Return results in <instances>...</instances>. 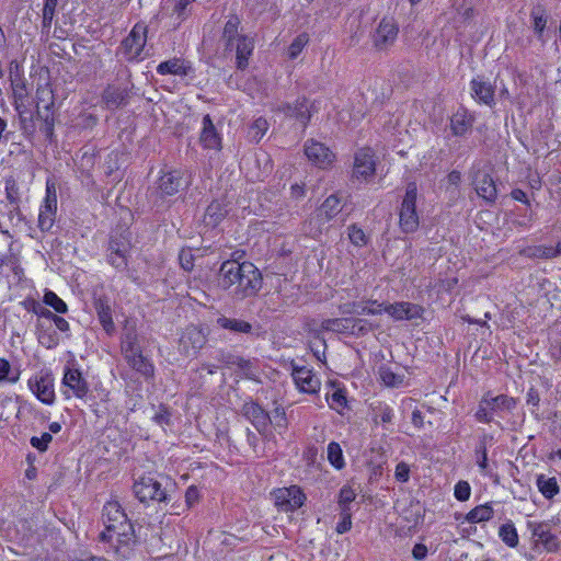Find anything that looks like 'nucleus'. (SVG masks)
I'll return each instance as SVG.
<instances>
[{
    "label": "nucleus",
    "mask_w": 561,
    "mask_h": 561,
    "mask_svg": "<svg viewBox=\"0 0 561 561\" xmlns=\"http://www.w3.org/2000/svg\"><path fill=\"white\" fill-rule=\"evenodd\" d=\"M243 268V262L226 261L220 266V285L224 288L236 286Z\"/></svg>",
    "instance_id": "29"
},
{
    "label": "nucleus",
    "mask_w": 561,
    "mask_h": 561,
    "mask_svg": "<svg viewBox=\"0 0 561 561\" xmlns=\"http://www.w3.org/2000/svg\"><path fill=\"white\" fill-rule=\"evenodd\" d=\"M227 214V205L221 201H214L206 209L204 222L206 226L216 227L224 220Z\"/></svg>",
    "instance_id": "34"
},
{
    "label": "nucleus",
    "mask_w": 561,
    "mask_h": 561,
    "mask_svg": "<svg viewBox=\"0 0 561 561\" xmlns=\"http://www.w3.org/2000/svg\"><path fill=\"white\" fill-rule=\"evenodd\" d=\"M53 440V436L50 433H43L39 437L33 436L30 439L32 447L43 453L48 449L49 444Z\"/></svg>",
    "instance_id": "60"
},
{
    "label": "nucleus",
    "mask_w": 561,
    "mask_h": 561,
    "mask_svg": "<svg viewBox=\"0 0 561 561\" xmlns=\"http://www.w3.org/2000/svg\"><path fill=\"white\" fill-rule=\"evenodd\" d=\"M207 336L203 329L196 325L186 327L179 339V352L186 357L196 356L206 344Z\"/></svg>",
    "instance_id": "8"
},
{
    "label": "nucleus",
    "mask_w": 561,
    "mask_h": 561,
    "mask_svg": "<svg viewBox=\"0 0 561 561\" xmlns=\"http://www.w3.org/2000/svg\"><path fill=\"white\" fill-rule=\"evenodd\" d=\"M417 186L414 182L407 185L405 194L399 213L400 227L404 232H412L419 227L416 213Z\"/></svg>",
    "instance_id": "5"
},
{
    "label": "nucleus",
    "mask_w": 561,
    "mask_h": 561,
    "mask_svg": "<svg viewBox=\"0 0 561 561\" xmlns=\"http://www.w3.org/2000/svg\"><path fill=\"white\" fill-rule=\"evenodd\" d=\"M328 459L336 469H342L344 467L343 451L337 443L331 442L328 445Z\"/></svg>",
    "instance_id": "52"
},
{
    "label": "nucleus",
    "mask_w": 561,
    "mask_h": 561,
    "mask_svg": "<svg viewBox=\"0 0 561 561\" xmlns=\"http://www.w3.org/2000/svg\"><path fill=\"white\" fill-rule=\"evenodd\" d=\"M127 364L137 373L146 378L153 376L154 367L152 363L142 355L141 350L124 357Z\"/></svg>",
    "instance_id": "31"
},
{
    "label": "nucleus",
    "mask_w": 561,
    "mask_h": 561,
    "mask_svg": "<svg viewBox=\"0 0 561 561\" xmlns=\"http://www.w3.org/2000/svg\"><path fill=\"white\" fill-rule=\"evenodd\" d=\"M121 350L124 357L141 350L136 331L130 330L123 335Z\"/></svg>",
    "instance_id": "45"
},
{
    "label": "nucleus",
    "mask_w": 561,
    "mask_h": 561,
    "mask_svg": "<svg viewBox=\"0 0 561 561\" xmlns=\"http://www.w3.org/2000/svg\"><path fill=\"white\" fill-rule=\"evenodd\" d=\"M100 539L102 541H108L118 558H130L135 545V535L131 524H125L122 528H117L114 531H102Z\"/></svg>",
    "instance_id": "3"
},
{
    "label": "nucleus",
    "mask_w": 561,
    "mask_h": 561,
    "mask_svg": "<svg viewBox=\"0 0 561 561\" xmlns=\"http://www.w3.org/2000/svg\"><path fill=\"white\" fill-rule=\"evenodd\" d=\"M11 88L12 94L14 99V107L23 115L27 112V99H28V90L26 87L25 79L21 77L19 73L11 75Z\"/></svg>",
    "instance_id": "23"
},
{
    "label": "nucleus",
    "mask_w": 561,
    "mask_h": 561,
    "mask_svg": "<svg viewBox=\"0 0 561 561\" xmlns=\"http://www.w3.org/2000/svg\"><path fill=\"white\" fill-rule=\"evenodd\" d=\"M275 505L283 512H293L301 507L306 496L297 485L280 488L273 493Z\"/></svg>",
    "instance_id": "12"
},
{
    "label": "nucleus",
    "mask_w": 561,
    "mask_h": 561,
    "mask_svg": "<svg viewBox=\"0 0 561 561\" xmlns=\"http://www.w3.org/2000/svg\"><path fill=\"white\" fill-rule=\"evenodd\" d=\"M471 94L479 102L491 106L494 103V88L491 83L472 79L470 82Z\"/></svg>",
    "instance_id": "30"
},
{
    "label": "nucleus",
    "mask_w": 561,
    "mask_h": 561,
    "mask_svg": "<svg viewBox=\"0 0 561 561\" xmlns=\"http://www.w3.org/2000/svg\"><path fill=\"white\" fill-rule=\"evenodd\" d=\"M516 408V400L506 394L496 397L484 396L478 405L474 417L480 423H491L494 416L503 417Z\"/></svg>",
    "instance_id": "1"
},
{
    "label": "nucleus",
    "mask_w": 561,
    "mask_h": 561,
    "mask_svg": "<svg viewBox=\"0 0 561 561\" xmlns=\"http://www.w3.org/2000/svg\"><path fill=\"white\" fill-rule=\"evenodd\" d=\"M217 324L222 329L236 333H249L252 329V325L247 321L234 318H227L224 316L217 319Z\"/></svg>",
    "instance_id": "42"
},
{
    "label": "nucleus",
    "mask_w": 561,
    "mask_h": 561,
    "mask_svg": "<svg viewBox=\"0 0 561 561\" xmlns=\"http://www.w3.org/2000/svg\"><path fill=\"white\" fill-rule=\"evenodd\" d=\"M129 92L126 87L111 84L102 94V100L108 108H117L127 103Z\"/></svg>",
    "instance_id": "25"
},
{
    "label": "nucleus",
    "mask_w": 561,
    "mask_h": 561,
    "mask_svg": "<svg viewBox=\"0 0 561 561\" xmlns=\"http://www.w3.org/2000/svg\"><path fill=\"white\" fill-rule=\"evenodd\" d=\"M284 112L287 116L296 118L305 127L311 117V107L306 99L298 100L295 104L286 105Z\"/></svg>",
    "instance_id": "32"
},
{
    "label": "nucleus",
    "mask_w": 561,
    "mask_h": 561,
    "mask_svg": "<svg viewBox=\"0 0 561 561\" xmlns=\"http://www.w3.org/2000/svg\"><path fill=\"white\" fill-rule=\"evenodd\" d=\"M472 185L479 197L493 204L497 198L495 182L488 170L477 169L473 172Z\"/></svg>",
    "instance_id": "16"
},
{
    "label": "nucleus",
    "mask_w": 561,
    "mask_h": 561,
    "mask_svg": "<svg viewBox=\"0 0 561 561\" xmlns=\"http://www.w3.org/2000/svg\"><path fill=\"white\" fill-rule=\"evenodd\" d=\"M134 493L141 502H163L167 500L165 490L161 483L152 477H141L134 483Z\"/></svg>",
    "instance_id": "9"
},
{
    "label": "nucleus",
    "mask_w": 561,
    "mask_h": 561,
    "mask_svg": "<svg viewBox=\"0 0 561 561\" xmlns=\"http://www.w3.org/2000/svg\"><path fill=\"white\" fill-rule=\"evenodd\" d=\"M341 312L346 314L356 313V314H380L385 312V305L378 304L377 301H368L367 305H363L360 302H354L352 305H344L341 307Z\"/></svg>",
    "instance_id": "33"
},
{
    "label": "nucleus",
    "mask_w": 561,
    "mask_h": 561,
    "mask_svg": "<svg viewBox=\"0 0 561 561\" xmlns=\"http://www.w3.org/2000/svg\"><path fill=\"white\" fill-rule=\"evenodd\" d=\"M242 413L248 421L256 428V431L268 439V426L272 422L271 415L257 403L250 401L242 407Z\"/></svg>",
    "instance_id": "14"
},
{
    "label": "nucleus",
    "mask_w": 561,
    "mask_h": 561,
    "mask_svg": "<svg viewBox=\"0 0 561 561\" xmlns=\"http://www.w3.org/2000/svg\"><path fill=\"white\" fill-rule=\"evenodd\" d=\"M254 50V39L247 35L238 36L236 44V65L240 70H244L249 65V58Z\"/></svg>",
    "instance_id": "26"
},
{
    "label": "nucleus",
    "mask_w": 561,
    "mask_h": 561,
    "mask_svg": "<svg viewBox=\"0 0 561 561\" xmlns=\"http://www.w3.org/2000/svg\"><path fill=\"white\" fill-rule=\"evenodd\" d=\"M424 311L425 310L422 306L409 301H399L385 305V312L388 313L394 321H411L421 319Z\"/></svg>",
    "instance_id": "17"
},
{
    "label": "nucleus",
    "mask_w": 561,
    "mask_h": 561,
    "mask_svg": "<svg viewBox=\"0 0 561 561\" xmlns=\"http://www.w3.org/2000/svg\"><path fill=\"white\" fill-rule=\"evenodd\" d=\"M305 154L312 164L320 169L330 168L335 160V154L329 147L313 139L305 144Z\"/></svg>",
    "instance_id": "13"
},
{
    "label": "nucleus",
    "mask_w": 561,
    "mask_h": 561,
    "mask_svg": "<svg viewBox=\"0 0 561 561\" xmlns=\"http://www.w3.org/2000/svg\"><path fill=\"white\" fill-rule=\"evenodd\" d=\"M473 122L474 117L466 108H459L450 117V129L453 135H466L472 128Z\"/></svg>",
    "instance_id": "27"
},
{
    "label": "nucleus",
    "mask_w": 561,
    "mask_h": 561,
    "mask_svg": "<svg viewBox=\"0 0 561 561\" xmlns=\"http://www.w3.org/2000/svg\"><path fill=\"white\" fill-rule=\"evenodd\" d=\"M37 340L38 343L47 350L55 348L59 344V336L51 330L50 327H45L44 323L38 322L37 325Z\"/></svg>",
    "instance_id": "40"
},
{
    "label": "nucleus",
    "mask_w": 561,
    "mask_h": 561,
    "mask_svg": "<svg viewBox=\"0 0 561 561\" xmlns=\"http://www.w3.org/2000/svg\"><path fill=\"white\" fill-rule=\"evenodd\" d=\"M262 287V276L256 266L250 262H243V268L234 287V294L239 298L255 295Z\"/></svg>",
    "instance_id": "6"
},
{
    "label": "nucleus",
    "mask_w": 561,
    "mask_h": 561,
    "mask_svg": "<svg viewBox=\"0 0 561 561\" xmlns=\"http://www.w3.org/2000/svg\"><path fill=\"white\" fill-rule=\"evenodd\" d=\"M379 376L388 387H400L403 385V376L397 375L388 367H380Z\"/></svg>",
    "instance_id": "55"
},
{
    "label": "nucleus",
    "mask_w": 561,
    "mask_h": 561,
    "mask_svg": "<svg viewBox=\"0 0 561 561\" xmlns=\"http://www.w3.org/2000/svg\"><path fill=\"white\" fill-rule=\"evenodd\" d=\"M376 422L381 423H391L394 416L392 408H390L388 404L379 403V405L376 408Z\"/></svg>",
    "instance_id": "61"
},
{
    "label": "nucleus",
    "mask_w": 561,
    "mask_h": 561,
    "mask_svg": "<svg viewBox=\"0 0 561 561\" xmlns=\"http://www.w3.org/2000/svg\"><path fill=\"white\" fill-rule=\"evenodd\" d=\"M308 43L309 35L307 33H300L299 35H297L288 47L289 59H296L301 54V51L304 50Z\"/></svg>",
    "instance_id": "51"
},
{
    "label": "nucleus",
    "mask_w": 561,
    "mask_h": 561,
    "mask_svg": "<svg viewBox=\"0 0 561 561\" xmlns=\"http://www.w3.org/2000/svg\"><path fill=\"white\" fill-rule=\"evenodd\" d=\"M96 310H98V318H99L101 325L107 333H112L114 331L115 327H114V322H113V318H112L111 307L105 304H100L96 307Z\"/></svg>",
    "instance_id": "49"
},
{
    "label": "nucleus",
    "mask_w": 561,
    "mask_h": 561,
    "mask_svg": "<svg viewBox=\"0 0 561 561\" xmlns=\"http://www.w3.org/2000/svg\"><path fill=\"white\" fill-rule=\"evenodd\" d=\"M268 129V123L265 118L259 117L256 118L250 126L249 135L250 137L259 142L265 133Z\"/></svg>",
    "instance_id": "57"
},
{
    "label": "nucleus",
    "mask_w": 561,
    "mask_h": 561,
    "mask_svg": "<svg viewBox=\"0 0 561 561\" xmlns=\"http://www.w3.org/2000/svg\"><path fill=\"white\" fill-rule=\"evenodd\" d=\"M291 376L296 387L306 393H316L320 390V379L312 369L306 366H297L293 364Z\"/></svg>",
    "instance_id": "18"
},
{
    "label": "nucleus",
    "mask_w": 561,
    "mask_h": 561,
    "mask_svg": "<svg viewBox=\"0 0 561 561\" xmlns=\"http://www.w3.org/2000/svg\"><path fill=\"white\" fill-rule=\"evenodd\" d=\"M520 254L529 257H556L561 254L560 248H523Z\"/></svg>",
    "instance_id": "48"
},
{
    "label": "nucleus",
    "mask_w": 561,
    "mask_h": 561,
    "mask_svg": "<svg viewBox=\"0 0 561 561\" xmlns=\"http://www.w3.org/2000/svg\"><path fill=\"white\" fill-rule=\"evenodd\" d=\"M377 158L374 150L363 147L355 151L352 168V180L368 183L376 174Z\"/></svg>",
    "instance_id": "4"
},
{
    "label": "nucleus",
    "mask_w": 561,
    "mask_h": 561,
    "mask_svg": "<svg viewBox=\"0 0 561 561\" xmlns=\"http://www.w3.org/2000/svg\"><path fill=\"white\" fill-rule=\"evenodd\" d=\"M199 140L205 149L219 151L221 149V137L217 133L209 115L203 117V128Z\"/></svg>",
    "instance_id": "24"
},
{
    "label": "nucleus",
    "mask_w": 561,
    "mask_h": 561,
    "mask_svg": "<svg viewBox=\"0 0 561 561\" xmlns=\"http://www.w3.org/2000/svg\"><path fill=\"white\" fill-rule=\"evenodd\" d=\"M61 392L66 399L72 397L84 399L89 392V383L77 368L66 366L61 380Z\"/></svg>",
    "instance_id": "7"
},
{
    "label": "nucleus",
    "mask_w": 561,
    "mask_h": 561,
    "mask_svg": "<svg viewBox=\"0 0 561 561\" xmlns=\"http://www.w3.org/2000/svg\"><path fill=\"white\" fill-rule=\"evenodd\" d=\"M492 516H493V508L490 505L484 504V505H479V506L472 508L467 514L466 519L469 523L476 524V523L490 520L492 518Z\"/></svg>",
    "instance_id": "47"
},
{
    "label": "nucleus",
    "mask_w": 561,
    "mask_h": 561,
    "mask_svg": "<svg viewBox=\"0 0 561 561\" xmlns=\"http://www.w3.org/2000/svg\"><path fill=\"white\" fill-rule=\"evenodd\" d=\"M240 25V20L237 16H231L225 24L222 38L226 42V47L229 48L233 45V42L238 41V36H241L238 33V28Z\"/></svg>",
    "instance_id": "46"
},
{
    "label": "nucleus",
    "mask_w": 561,
    "mask_h": 561,
    "mask_svg": "<svg viewBox=\"0 0 561 561\" xmlns=\"http://www.w3.org/2000/svg\"><path fill=\"white\" fill-rule=\"evenodd\" d=\"M499 536L508 547H516L518 543V535L513 524H504L501 526Z\"/></svg>",
    "instance_id": "53"
},
{
    "label": "nucleus",
    "mask_w": 561,
    "mask_h": 561,
    "mask_svg": "<svg viewBox=\"0 0 561 561\" xmlns=\"http://www.w3.org/2000/svg\"><path fill=\"white\" fill-rule=\"evenodd\" d=\"M103 522L105 525L104 531H114L117 528H122L125 524H130L121 504L115 500L108 501L104 505Z\"/></svg>",
    "instance_id": "20"
},
{
    "label": "nucleus",
    "mask_w": 561,
    "mask_h": 561,
    "mask_svg": "<svg viewBox=\"0 0 561 561\" xmlns=\"http://www.w3.org/2000/svg\"><path fill=\"white\" fill-rule=\"evenodd\" d=\"M182 186V172L172 170L164 172L159 179V191L162 195L172 196L179 192Z\"/></svg>",
    "instance_id": "28"
},
{
    "label": "nucleus",
    "mask_w": 561,
    "mask_h": 561,
    "mask_svg": "<svg viewBox=\"0 0 561 561\" xmlns=\"http://www.w3.org/2000/svg\"><path fill=\"white\" fill-rule=\"evenodd\" d=\"M325 399L329 407L339 414H343L347 408L345 391L341 388H334L331 393L328 392Z\"/></svg>",
    "instance_id": "43"
},
{
    "label": "nucleus",
    "mask_w": 561,
    "mask_h": 561,
    "mask_svg": "<svg viewBox=\"0 0 561 561\" xmlns=\"http://www.w3.org/2000/svg\"><path fill=\"white\" fill-rule=\"evenodd\" d=\"M22 305L27 311L35 313L39 318L49 320L50 317H53V312L35 299H26L22 302Z\"/></svg>",
    "instance_id": "56"
},
{
    "label": "nucleus",
    "mask_w": 561,
    "mask_h": 561,
    "mask_svg": "<svg viewBox=\"0 0 561 561\" xmlns=\"http://www.w3.org/2000/svg\"><path fill=\"white\" fill-rule=\"evenodd\" d=\"M148 27L144 22L136 23L129 34L122 41L117 54L126 61L145 59Z\"/></svg>",
    "instance_id": "2"
},
{
    "label": "nucleus",
    "mask_w": 561,
    "mask_h": 561,
    "mask_svg": "<svg viewBox=\"0 0 561 561\" xmlns=\"http://www.w3.org/2000/svg\"><path fill=\"white\" fill-rule=\"evenodd\" d=\"M4 192L8 203L16 209L26 197L28 187L21 180L20 175L11 174L4 178Z\"/></svg>",
    "instance_id": "19"
},
{
    "label": "nucleus",
    "mask_w": 561,
    "mask_h": 561,
    "mask_svg": "<svg viewBox=\"0 0 561 561\" xmlns=\"http://www.w3.org/2000/svg\"><path fill=\"white\" fill-rule=\"evenodd\" d=\"M4 267L11 271L19 279L21 278L23 270L20 265V255L13 252L12 248L0 254V268Z\"/></svg>",
    "instance_id": "38"
},
{
    "label": "nucleus",
    "mask_w": 561,
    "mask_h": 561,
    "mask_svg": "<svg viewBox=\"0 0 561 561\" xmlns=\"http://www.w3.org/2000/svg\"><path fill=\"white\" fill-rule=\"evenodd\" d=\"M271 420L272 422L270 424L274 426L279 435H283L288 427L285 410L280 407L275 408L272 412Z\"/></svg>",
    "instance_id": "50"
},
{
    "label": "nucleus",
    "mask_w": 561,
    "mask_h": 561,
    "mask_svg": "<svg viewBox=\"0 0 561 561\" xmlns=\"http://www.w3.org/2000/svg\"><path fill=\"white\" fill-rule=\"evenodd\" d=\"M342 210L341 198L332 194L328 196L324 202L317 209L316 217L310 221L309 225H312L314 221L318 225H324L335 218Z\"/></svg>",
    "instance_id": "22"
},
{
    "label": "nucleus",
    "mask_w": 561,
    "mask_h": 561,
    "mask_svg": "<svg viewBox=\"0 0 561 561\" xmlns=\"http://www.w3.org/2000/svg\"><path fill=\"white\" fill-rule=\"evenodd\" d=\"M321 329L324 331L352 335V332H354V324L352 322V318H333L323 320L321 322Z\"/></svg>",
    "instance_id": "36"
},
{
    "label": "nucleus",
    "mask_w": 561,
    "mask_h": 561,
    "mask_svg": "<svg viewBox=\"0 0 561 561\" xmlns=\"http://www.w3.org/2000/svg\"><path fill=\"white\" fill-rule=\"evenodd\" d=\"M188 70L190 67L180 58H172L170 60L162 61L157 67V72L161 76L175 75L183 77L188 73Z\"/></svg>",
    "instance_id": "35"
},
{
    "label": "nucleus",
    "mask_w": 561,
    "mask_h": 561,
    "mask_svg": "<svg viewBox=\"0 0 561 561\" xmlns=\"http://www.w3.org/2000/svg\"><path fill=\"white\" fill-rule=\"evenodd\" d=\"M347 230L348 240L353 245L366 244L368 242L365 232L356 225L350 226Z\"/></svg>",
    "instance_id": "59"
},
{
    "label": "nucleus",
    "mask_w": 561,
    "mask_h": 561,
    "mask_svg": "<svg viewBox=\"0 0 561 561\" xmlns=\"http://www.w3.org/2000/svg\"><path fill=\"white\" fill-rule=\"evenodd\" d=\"M31 392L44 404L51 405L55 402L54 378L49 373H39L27 380Z\"/></svg>",
    "instance_id": "10"
},
{
    "label": "nucleus",
    "mask_w": 561,
    "mask_h": 561,
    "mask_svg": "<svg viewBox=\"0 0 561 561\" xmlns=\"http://www.w3.org/2000/svg\"><path fill=\"white\" fill-rule=\"evenodd\" d=\"M236 368L237 373H239L244 378L252 380L260 379L261 367L259 364V359L239 357Z\"/></svg>",
    "instance_id": "37"
},
{
    "label": "nucleus",
    "mask_w": 561,
    "mask_h": 561,
    "mask_svg": "<svg viewBox=\"0 0 561 561\" xmlns=\"http://www.w3.org/2000/svg\"><path fill=\"white\" fill-rule=\"evenodd\" d=\"M58 0H46L43 8V27L49 28L55 15Z\"/></svg>",
    "instance_id": "58"
},
{
    "label": "nucleus",
    "mask_w": 561,
    "mask_h": 561,
    "mask_svg": "<svg viewBox=\"0 0 561 561\" xmlns=\"http://www.w3.org/2000/svg\"><path fill=\"white\" fill-rule=\"evenodd\" d=\"M57 211V191L53 181L46 182V195L38 214V226L45 231L49 230L54 222Z\"/></svg>",
    "instance_id": "11"
},
{
    "label": "nucleus",
    "mask_w": 561,
    "mask_h": 561,
    "mask_svg": "<svg viewBox=\"0 0 561 561\" xmlns=\"http://www.w3.org/2000/svg\"><path fill=\"white\" fill-rule=\"evenodd\" d=\"M54 92L48 83L37 87L35 101L38 114H41V108L48 112L54 105Z\"/></svg>",
    "instance_id": "39"
},
{
    "label": "nucleus",
    "mask_w": 561,
    "mask_h": 561,
    "mask_svg": "<svg viewBox=\"0 0 561 561\" xmlns=\"http://www.w3.org/2000/svg\"><path fill=\"white\" fill-rule=\"evenodd\" d=\"M108 263L116 268L126 266V253L121 248L113 249L108 254Z\"/></svg>",
    "instance_id": "62"
},
{
    "label": "nucleus",
    "mask_w": 561,
    "mask_h": 561,
    "mask_svg": "<svg viewBox=\"0 0 561 561\" xmlns=\"http://www.w3.org/2000/svg\"><path fill=\"white\" fill-rule=\"evenodd\" d=\"M179 260L181 266L185 271H191L194 266V254H193V248H182L179 254Z\"/></svg>",
    "instance_id": "63"
},
{
    "label": "nucleus",
    "mask_w": 561,
    "mask_h": 561,
    "mask_svg": "<svg viewBox=\"0 0 561 561\" xmlns=\"http://www.w3.org/2000/svg\"><path fill=\"white\" fill-rule=\"evenodd\" d=\"M398 36V26L391 19H382L375 32L374 44L378 49L392 45Z\"/></svg>",
    "instance_id": "21"
},
{
    "label": "nucleus",
    "mask_w": 561,
    "mask_h": 561,
    "mask_svg": "<svg viewBox=\"0 0 561 561\" xmlns=\"http://www.w3.org/2000/svg\"><path fill=\"white\" fill-rule=\"evenodd\" d=\"M21 370L13 368L8 359L0 357V382L14 385L20 380Z\"/></svg>",
    "instance_id": "44"
},
{
    "label": "nucleus",
    "mask_w": 561,
    "mask_h": 561,
    "mask_svg": "<svg viewBox=\"0 0 561 561\" xmlns=\"http://www.w3.org/2000/svg\"><path fill=\"white\" fill-rule=\"evenodd\" d=\"M454 494L458 501L465 502L469 500L471 495L470 484L467 481L457 482L455 485Z\"/></svg>",
    "instance_id": "64"
},
{
    "label": "nucleus",
    "mask_w": 561,
    "mask_h": 561,
    "mask_svg": "<svg viewBox=\"0 0 561 561\" xmlns=\"http://www.w3.org/2000/svg\"><path fill=\"white\" fill-rule=\"evenodd\" d=\"M536 485H537L539 492L546 499H552L560 491L557 479L553 477L548 478L545 474L537 476Z\"/></svg>",
    "instance_id": "41"
},
{
    "label": "nucleus",
    "mask_w": 561,
    "mask_h": 561,
    "mask_svg": "<svg viewBox=\"0 0 561 561\" xmlns=\"http://www.w3.org/2000/svg\"><path fill=\"white\" fill-rule=\"evenodd\" d=\"M43 300L58 313H66L68 311L67 304L51 290L45 291Z\"/></svg>",
    "instance_id": "54"
},
{
    "label": "nucleus",
    "mask_w": 561,
    "mask_h": 561,
    "mask_svg": "<svg viewBox=\"0 0 561 561\" xmlns=\"http://www.w3.org/2000/svg\"><path fill=\"white\" fill-rule=\"evenodd\" d=\"M527 529L531 534L536 545H542L548 552H556L559 549V540L551 533L550 526L546 522H528Z\"/></svg>",
    "instance_id": "15"
}]
</instances>
